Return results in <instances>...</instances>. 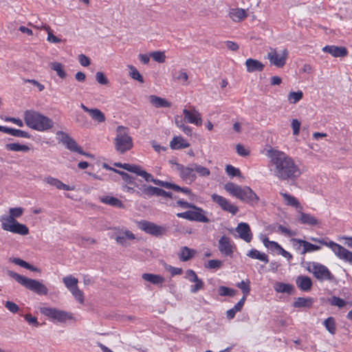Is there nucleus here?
Returning <instances> with one entry per match:
<instances>
[{
    "mask_svg": "<svg viewBox=\"0 0 352 352\" xmlns=\"http://www.w3.org/2000/svg\"><path fill=\"white\" fill-rule=\"evenodd\" d=\"M300 217L298 219V222L300 223L311 226H314L319 224V221L311 214L303 212H300Z\"/></svg>",
    "mask_w": 352,
    "mask_h": 352,
    "instance_id": "c85d7f7f",
    "label": "nucleus"
},
{
    "mask_svg": "<svg viewBox=\"0 0 352 352\" xmlns=\"http://www.w3.org/2000/svg\"><path fill=\"white\" fill-rule=\"evenodd\" d=\"M190 210V221L202 223H209L210 219L205 215L206 212L197 206V209Z\"/></svg>",
    "mask_w": 352,
    "mask_h": 352,
    "instance_id": "b1692460",
    "label": "nucleus"
},
{
    "mask_svg": "<svg viewBox=\"0 0 352 352\" xmlns=\"http://www.w3.org/2000/svg\"><path fill=\"white\" fill-rule=\"evenodd\" d=\"M212 199L217 203L223 210L228 212L232 215H235L239 212L238 206L232 204L227 199L221 195L213 194L212 195Z\"/></svg>",
    "mask_w": 352,
    "mask_h": 352,
    "instance_id": "f8f14e48",
    "label": "nucleus"
},
{
    "mask_svg": "<svg viewBox=\"0 0 352 352\" xmlns=\"http://www.w3.org/2000/svg\"><path fill=\"white\" fill-rule=\"evenodd\" d=\"M234 245L231 243L230 239L223 235L219 240V250L226 256L232 257L234 253Z\"/></svg>",
    "mask_w": 352,
    "mask_h": 352,
    "instance_id": "4468645a",
    "label": "nucleus"
},
{
    "mask_svg": "<svg viewBox=\"0 0 352 352\" xmlns=\"http://www.w3.org/2000/svg\"><path fill=\"white\" fill-rule=\"evenodd\" d=\"M113 165L116 167L122 168L130 173H133V170H135V164H128V163H121V162H115Z\"/></svg>",
    "mask_w": 352,
    "mask_h": 352,
    "instance_id": "864d4df0",
    "label": "nucleus"
},
{
    "mask_svg": "<svg viewBox=\"0 0 352 352\" xmlns=\"http://www.w3.org/2000/svg\"><path fill=\"white\" fill-rule=\"evenodd\" d=\"M247 256L251 258L258 259L265 263H267L269 262L268 256L263 252H260L256 249H251L248 252Z\"/></svg>",
    "mask_w": 352,
    "mask_h": 352,
    "instance_id": "f704fd0d",
    "label": "nucleus"
},
{
    "mask_svg": "<svg viewBox=\"0 0 352 352\" xmlns=\"http://www.w3.org/2000/svg\"><path fill=\"white\" fill-rule=\"evenodd\" d=\"M274 289L277 293H286L289 295L294 294L295 292V287L293 285L282 282H276Z\"/></svg>",
    "mask_w": 352,
    "mask_h": 352,
    "instance_id": "a878e982",
    "label": "nucleus"
},
{
    "mask_svg": "<svg viewBox=\"0 0 352 352\" xmlns=\"http://www.w3.org/2000/svg\"><path fill=\"white\" fill-rule=\"evenodd\" d=\"M331 250L339 258L352 265V252L348 250L338 243H337L336 247L333 248Z\"/></svg>",
    "mask_w": 352,
    "mask_h": 352,
    "instance_id": "6ab92c4d",
    "label": "nucleus"
},
{
    "mask_svg": "<svg viewBox=\"0 0 352 352\" xmlns=\"http://www.w3.org/2000/svg\"><path fill=\"white\" fill-rule=\"evenodd\" d=\"M70 292L78 301H79L81 303L84 302L83 292L81 290H80L78 287L70 290Z\"/></svg>",
    "mask_w": 352,
    "mask_h": 352,
    "instance_id": "5fc2aeb1",
    "label": "nucleus"
},
{
    "mask_svg": "<svg viewBox=\"0 0 352 352\" xmlns=\"http://www.w3.org/2000/svg\"><path fill=\"white\" fill-rule=\"evenodd\" d=\"M172 149L179 150L186 148L190 146V144L187 142L182 136H175L170 143Z\"/></svg>",
    "mask_w": 352,
    "mask_h": 352,
    "instance_id": "c756f323",
    "label": "nucleus"
},
{
    "mask_svg": "<svg viewBox=\"0 0 352 352\" xmlns=\"http://www.w3.org/2000/svg\"><path fill=\"white\" fill-rule=\"evenodd\" d=\"M150 55L155 61L159 63H163L166 60V55L164 52L156 51L151 53Z\"/></svg>",
    "mask_w": 352,
    "mask_h": 352,
    "instance_id": "8fccbe9b",
    "label": "nucleus"
},
{
    "mask_svg": "<svg viewBox=\"0 0 352 352\" xmlns=\"http://www.w3.org/2000/svg\"><path fill=\"white\" fill-rule=\"evenodd\" d=\"M324 325L327 330L332 335L336 331V321L333 317H329L324 321Z\"/></svg>",
    "mask_w": 352,
    "mask_h": 352,
    "instance_id": "37998d69",
    "label": "nucleus"
},
{
    "mask_svg": "<svg viewBox=\"0 0 352 352\" xmlns=\"http://www.w3.org/2000/svg\"><path fill=\"white\" fill-rule=\"evenodd\" d=\"M63 281L69 291L78 287V279L72 275L64 277Z\"/></svg>",
    "mask_w": 352,
    "mask_h": 352,
    "instance_id": "a19ab883",
    "label": "nucleus"
},
{
    "mask_svg": "<svg viewBox=\"0 0 352 352\" xmlns=\"http://www.w3.org/2000/svg\"><path fill=\"white\" fill-rule=\"evenodd\" d=\"M293 245H296V243H298L300 245H302V250L301 251V254H305L307 252H311L314 251H317L321 249V247L315 244H312L305 240L296 239L294 238L292 239Z\"/></svg>",
    "mask_w": 352,
    "mask_h": 352,
    "instance_id": "aec40b11",
    "label": "nucleus"
},
{
    "mask_svg": "<svg viewBox=\"0 0 352 352\" xmlns=\"http://www.w3.org/2000/svg\"><path fill=\"white\" fill-rule=\"evenodd\" d=\"M246 70L249 73L262 72L265 68V65L257 59L252 58H248L245 63Z\"/></svg>",
    "mask_w": 352,
    "mask_h": 352,
    "instance_id": "412c9836",
    "label": "nucleus"
},
{
    "mask_svg": "<svg viewBox=\"0 0 352 352\" xmlns=\"http://www.w3.org/2000/svg\"><path fill=\"white\" fill-rule=\"evenodd\" d=\"M56 135L60 136V141L65 145L67 149L73 152H76L79 154H84L82 148L77 144L76 140L71 138L69 134L63 131H57Z\"/></svg>",
    "mask_w": 352,
    "mask_h": 352,
    "instance_id": "9b49d317",
    "label": "nucleus"
},
{
    "mask_svg": "<svg viewBox=\"0 0 352 352\" xmlns=\"http://www.w3.org/2000/svg\"><path fill=\"white\" fill-rule=\"evenodd\" d=\"M24 318L29 324H33L36 327H38L41 325V324L38 322L37 318L34 316H32L30 314H25L24 316Z\"/></svg>",
    "mask_w": 352,
    "mask_h": 352,
    "instance_id": "680f3d73",
    "label": "nucleus"
},
{
    "mask_svg": "<svg viewBox=\"0 0 352 352\" xmlns=\"http://www.w3.org/2000/svg\"><path fill=\"white\" fill-rule=\"evenodd\" d=\"M224 188L233 197L252 206H256L260 200L259 197L249 186L241 187L232 182H228Z\"/></svg>",
    "mask_w": 352,
    "mask_h": 352,
    "instance_id": "f03ea898",
    "label": "nucleus"
},
{
    "mask_svg": "<svg viewBox=\"0 0 352 352\" xmlns=\"http://www.w3.org/2000/svg\"><path fill=\"white\" fill-rule=\"evenodd\" d=\"M47 30L48 31V35L47 40L52 43H58L61 42V39L56 36L52 34V32H50V27H47Z\"/></svg>",
    "mask_w": 352,
    "mask_h": 352,
    "instance_id": "69168bd1",
    "label": "nucleus"
},
{
    "mask_svg": "<svg viewBox=\"0 0 352 352\" xmlns=\"http://www.w3.org/2000/svg\"><path fill=\"white\" fill-rule=\"evenodd\" d=\"M274 175L280 181L295 182L302 175L294 160L285 152L271 148L267 152Z\"/></svg>",
    "mask_w": 352,
    "mask_h": 352,
    "instance_id": "f257e3e1",
    "label": "nucleus"
},
{
    "mask_svg": "<svg viewBox=\"0 0 352 352\" xmlns=\"http://www.w3.org/2000/svg\"><path fill=\"white\" fill-rule=\"evenodd\" d=\"M193 283H195V284L191 285L190 288V291L192 294L197 293L198 291L202 289L204 287V283L200 278H197V280H194Z\"/></svg>",
    "mask_w": 352,
    "mask_h": 352,
    "instance_id": "603ef678",
    "label": "nucleus"
},
{
    "mask_svg": "<svg viewBox=\"0 0 352 352\" xmlns=\"http://www.w3.org/2000/svg\"><path fill=\"white\" fill-rule=\"evenodd\" d=\"M12 133V135L14 136V137L30 138V135L29 134V133H28L25 131H22L20 129H16L13 128Z\"/></svg>",
    "mask_w": 352,
    "mask_h": 352,
    "instance_id": "13d9d810",
    "label": "nucleus"
},
{
    "mask_svg": "<svg viewBox=\"0 0 352 352\" xmlns=\"http://www.w3.org/2000/svg\"><path fill=\"white\" fill-rule=\"evenodd\" d=\"M7 274L10 277L14 279L18 283L21 284L25 288L36 293V294L43 296L47 295L48 289L41 281L25 277L12 270H8Z\"/></svg>",
    "mask_w": 352,
    "mask_h": 352,
    "instance_id": "20e7f679",
    "label": "nucleus"
},
{
    "mask_svg": "<svg viewBox=\"0 0 352 352\" xmlns=\"http://www.w3.org/2000/svg\"><path fill=\"white\" fill-rule=\"evenodd\" d=\"M228 16L234 22H241L248 15L245 10L236 8L230 9Z\"/></svg>",
    "mask_w": 352,
    "mask_h": 352,
    "instance_id": "5701e85b",
    "label": "nucleus"
},
{
    "mask_svg": "<svg viewBox=\"0 0 352 352\" xmlns=\"http://www.w3.org/2000/svg\"><path fill=\"white\" fill-rule=\"evenodd\" d=\"M177 170L179 172L181 179L186 182L191 184L197 179L193 164L187 166L183 164H177Z\"/></svg>",
    "mask_w": 352,
    "mask_h": 352,
    "instance_id": "9d476101",
    "label": "nucleus"
},
{
    "mask_svg": "<svg viewBox=\"0 0 352 352\" xmlns=\"http://www.w3.org/2000/svg\"><path fill=\"white\" fill-rule=\"evenodd\" d=\"M314 299L311 297H298L292 302V307L294 308H307L313 306Z\"/></svg>",
    "mask_w": 352,
    "mask_h": 352,
    "instance_id": "393cba45",
    "label": "nucleus"
},
{
    "mask_svg": "<svg viewBox=\"0 0 352 352\" xmlns=\"http://www.w3.org/2000/svg\"><path fill=\"white\" fill-rule=\"evenodd\" d=\"M89 114L94 121L98 123L104 122L106 120L104 113L96 108L91 109Z\"/></svg>",
    "mask_w": 352,
    "mask_h": 352,
    "instance_id": "58836bf2",
    "label": "nucleus"
},
{
    "mask_svg": "<svg viewBox=\"0 0 352 352\" xmlns=\"http://www.w3.org/2000/svg\"><path fill=\"white\" fill-rule=\"evenodd\" d=\"M307 270L309 272H311L314 277L320 281H331L334 279V276L331 274L327 267L319 263H312V268L309 267Z\"/></svg>",
    "mask_w": 352,
    "mask_h": 352,
    "instance_id": "0eeeda50",
    "label": "nucleus"
},
{
    "mask_svg": "<svg viewBox=\"0 0 352 352\" xmlns=\"http://www.w3.org/2000/svg\"><path fill=\"white\" fill-rule=\"evenodd\" d=\"M287 57L288 51L287 49L283 50L281 55L278 54L275 50L267 54V58L270 63L278 68H282L286 64Z\"/></svg>",
    "mask_w": 352,
    "mask_h": 352,
    "instance_id": "ddd939ff",
    "label": "nucleus"
},
{
    "mask_svg": "<svg viewBox=\"0 0 352 352\" xmlns=\"http://www.w3.org/2000/svg\"><path fill=\"white\" fill-rule=\"evenodd\" d=\"M128 67L130 69L129 75L133 79L136 80L142 83L144 82L143 76L140 74L135 67L133 65H129Z\"/></svg>",
    "mask_w": 352,
    "mask_h": 352,
    "instance_id": "de8ad7c7",
    "label": "nucleus"
},
{
    "mask_svg": "<svg viewBox=\"0 0 352 352\" xmlns=\"http://www.w3.org/2000/svg\"><path fill=\"white\" fill-rule=\"evenodd\" d=\"M236 286L241 289L243 296H248L250 294L251 288H250V281L249 279H246L245 280H242L240 283H238Z\"/></svg>",
    "mask_w": 352,
    "mask_h": 352,
    "instance_id": "79ce46f5",
    "label": "nucleus"
},
{
    "mask_svg": "<svg viewBox=\"0 0 352 352\" xmlns=\"http://www.w3.org/2000/svg\"><path fill=\"white\" fill-rule=\"evenodd\" d=\"M226 171L228 173V175L229 176H230L231 177H242L241 173V170H239V168H236L230 164H228L226 166Z\"/></svg>",
    "mask_w": 352,
    "mask_h": 352,
    "instance_id": "09e8293b",
    "label": "nucleus"
},
{
    "mask_svg": "<svg viewBox=\"0 0 352 352\" xmlns=\"http://www.w3.org/2000/svg\"><path fill=\"white\" fill-rule=\"evenodd\" d=\"M177 204L179 206L183 208H190V209H197V206L193 204L188 203L183 199H179L177 201Z\"/></svg>",
    "mask_w": 352,
    "mask_h": 352,
    "instance_id": "0e129e2a",
    "label": "nucleus"
},
{
    "mask_svg": "<svg viewBox=\"0 0 352 352\" xmlns=\"http://www.w3.org/2000/svg\"><path fill=\"white\" fill-rule=\"evenodd\" d=\"M100 201L103 204H105L113 206V207H116L118 208H124V205L122 203V201L120 199H119L116 197H111V196L102 197H100Z\"/></svg>",
    "mask_w": 352,
    "mask_h": 352,
    "instance_id": "7c9ffc66",
    "label": "nucleus"
},
{
    "mask_svg": "<svg viewBox=\"0 0 352 352\" xmlns=\"http://www.w3.org/2000/svg\"><path fill=\"white\" fill-rule=\"evenodd\" d=\"M134 168L135 170H133V173L136 174L138 176L142 177L146 182H153L154 177L151 173L142 169V166L135 164Z\"/></svg>",
    "mask_w": 352,
    "mask_h": 352,
    "instance_id": "c9c22d12",
    "label": "nucleus"
},
{
    "mask_svg": "<svg viewBox=\"0 0 352 352\" xmlns=\"http://www.w3.org/2000/svg\"><path fill=\"white\" fill-rule=\"evenodd\" d=\"M322 51L336 58L345 57L348 54L347 49L342 46L326 45L322 48Z\"/></svg>",
    "mask_w": 352,
    "mask_h": 352,
    "instance_id": "a211bd4d",
    "label": "nucleus"
},
{
    "mask_svg": "<svg viewBox=\"0 0 352 352\" xmlns=\"http://www.w3.org/2000/svg\"><path fill=\"white\" fill-rule=\"evenodd\" d=\"M186 278H188L190 282H194V280H197V278H199L195 272L192 270H186Z\"/></svg>",
    "mask_w": 352,
    "mask_h": 352,
    "instance_id": "774afa93",
    "label": "nucleus"
},
{
    "mask_svg": "<svg viewBox=\"0 0 352 352\" xmlns=\"http://www.w3.org/2000/svg\"><path fill=\"white\" fill-rule=\"evenodd\" d=\"M24 121L28 126L38 131L49 130L54 126L52 119L34 110L24 112Z\"/></svg>",
    "mask_w": 352,
    "mask_h": 352,
    "instance_id": "7ed1b4c3",
    "label": "nucleus"
},
{
    "mask_svg": "<svg viewBox=\"0 0 352 352\" xmlns=\"http://www.w3.org/2000/svg\"><path fill=\"white\" fill-rule=\"evenodd\" d=\"M280 195L284 198L286 205L295 207L297 209L302 208V206H300V202L295 197L283 192H280Z\"/></svg>",
    "mask_w": 352,
    "mask_h": 352,
    "instance_id": "72a5a7b5",
    "label": "nucleus"
},
{
    "mask_svg": "<svg viewBox=\"0 0 352 352\" xmlns=\"http://www.w3.org/2000/svg\"><path fill=\"white\" fill-rule=\"evenodd\" d=\"M138 228L146 234H149L157 237L161 236L166 232V228L146 220H142L138 222Z\"/></svg>",
    "mask_w": 352,
    "mask_h": 352,
    "instance_id": "6e6552de",
    "label": "nucleus"
},
{
    "mask_svg": "<svg viewBox=\"0 0 352 352\" xmlns=\"http://www.w3.org/2000/svg\"><path fill=\"white\" fill-rule=\"evenodd\" d=\"M1 228L3 230L8 231L20 235H27L29 234L28 227L18 221L1 222Z\"/></svg>",
    "mask_w": 352,
    "mask_h": 352,
    "instance_id": "1a4fd4ad",
    "label": "nucleus"
},
{
    "mask_svg": "<svg viewBox=\"0 0 352 352\" xmlns=\"http://www.w3.org/2000/svg\"><path fill=\"white\" fill-rule=\"evenodd\" d=\"M296 283L298 287L303 292H309L311 289L313 283L310 277L307 276H298L296 278Z\"/></svg>",
    "mask_w": 352,
    "mask_h": 352,
    "instance_id": "4be33fe9",
    "label": "nucleus"
},
{
    "mask_svg": "<svg viewBox=\"0 0 352 352\" xmlns=\"http://www.w3.org/2000/svg\"><path fill=\"white\" fill-rule=\"evenodd\" d=\"M329 302L331 305L337 306L339 308H342L346 305V302L344 299L335 296L329 299Z\"/></svg>",
    "mask_w": 352,
    "mask_h": 352,
    "instance_id": "3c124183",
    "label": "nucleus"
},
{
    "mask_svg": "<svg viewBox=\"0 0 352 352\" xmlns=\"http://www.w3.org/2000/svg\"><path fill=\"white\" fill-rule=\"evenodd\" d=\"M10 215H3L1 217V221H17L16 218L20 217L23 213V208L21 207L11 208L9 210Z\"/></svg>",
    "mask_w": 352,
    "mask_h": 352,
    "instance_id": "bb28decb",
    "label": "nucleus"
},
{
    "mask_svg": "<svg viewBox=\"0 0 352 352\" xmlns=\"http://www.w3.org/2000/svg\"><path fill=\"white\" fill-rule=\"evenodd\" d=\"M6 149L7 151H22V152H27L30 150V148L25 144H21L19 143H9L6 144Z\"/></svg>",
    "mask_w": 352,
    "mask_h": 352,
    "instance_id": "e433bc0d",
    "label": "nucleus"
},
{
    "mask_svg": "<svg viewBox=\"0 0 352 352\" xmlns=\"http://www.w3.org/2000/svg\"><path fill=\"white\" fill-rule=\"evenodd\" d=\"M303 97V93L302 91H291L288 94V100L292 104H295L300 101Z\"/></svg>",
    "mask_w": 352,
    "mask_h": 352,
    "instance_id": "49530a36",
    "label": "nucleus"
},
{
    "mask_svg": "<svg viewBox=\"0 0 352 352\" xmlns=\"http://www.w3.org/2000/svg\"><path fill=\"white\" fill-rule=\"evenodd\" d=\"M44 181L46 182L47 184L56 187L58 189H59L60 184H61L60 180H59L57 178H54V177H52L50 176L45 177Z\"/></svg>",
    "mask_w": 352,
    "mask_h": 352,
    "instance_id": "4d7b16f0",
    "label": "nucleus"
},
{
    "mask_svg": "<svg viewBox=\"0 0 352 352\" xmlns=\"http://www.w3.org/2000/svg\"><path fill=\"white\" fill-rule=\"evenodd\" d=\"M196 254V251L193 249H190L186 246L181 248L179 254V258L180 261L185 262L192 259Z\"/></svg>",
    "mask_w": 352,
    "mask_h": 352,
    "instance_id": "473e14b6",
    "label": "nucleus"
},
{
    "mask_svg": "<svg viewBox=\"0 0 352 352\" xmlns=\"http://www.w3.org/2000/svg\"><path fill=\"white\" fill-rule=\"evenodd\" d=\"M142 278L153 285H162L164 282V278L159 274L144 273L142 276Z\"/></svg>",
    "mask_w": 352,
    "mask_h": 352,
    "instance_id": "2f4dec72",
    "label": "nucleus"
},
{
    "mask_svg": "<svg viewBox=\"0 0 352 352\" xmlns=\"http://www.w3.org/2000/svg\"><path fill=\"white\" fill-rule=\"evenodd\" d=\"M51 69L56 72L57 75L62 79L67 76V73L64 69V66L60 63L54 62L51 63Z\"/></svg>",
    "mask_w": 352,
    "mask_h": 352,
    "instance_id": "ea45409f",
    "label": "nucleus"
},
{
    "mask_svg": "<svg viewBox=\"0 0 352 352\" xmlns=\"http://www.w3.org/2000/svg\"><path fill=\"white\" fill-rule=\"evenodd\" d=\"M235 230L239 234V236L245 242L249 243L252 239V233L248 223L241 222Z\"/></svg>",
    "mask_w": 352,
    "mask_h": 352,
    "instance_id": "dca6fc26",
    "label": "nucleus"
},
{
    "mask_svg": "<svg viewBox=\"0 0 352 352\" xmlns=\"http://www.w3.org/2000/svg\"><path fill=\"white\" fill-rule=\"evenodd\" d=\"M166 269L170 273L172 276L182 274L183 270L182 268L173 267L171 265H168Z\"/></svg>",
    "mask_w": 352,
    "mask_h": 352,
    "instance_id": "338daca9",
    "label": "nucleus"
},
{
    "mask_svg": "<svg viewBox=\"0 0 352 352\" xmlns=\"http://www.w3.org/2000/svg\"><path fill=\"white\" fill-rule=\"evenodd\" d=\"M193 164L195 174L197 173L200 177H207L210 175V171L208 168L197 163H193Z\"/></svg>",
    "mask_w": 352,
    "mask_h": 352,
    "instance_id": "a18cd8bd",
    "label": "nucleus"
},
{
    "mask_svg": "<svg viewBox=\"0 0 352 352\" xmlns=\"http://www.w3.org/2000/svg\"><path fill=\"white\" fill-rule=\"evenodd\" d=\"M148 99L149 102L156 108H166L171 107V102L165 98L155 95H151Z\"/></svg>",
    "mask_w": 352,
    "mask_h": 352,
    "instance_id": "cd10ccee",
    "label": "nucleus"
},
{
    "mask_svg": "<svg viewBox=\"0 0 352 352\" xmlns=\"http://www.w3.org/2000/svg\"><path fill=\"white\" fill-rule=\"evenodd\" d=\"M40 312L43 315L59 322H65L67 320H72L73 318L72 314L56 308L41 307Z\"/></svg>",
    "mask_w": 352,
    "mask_h": 352,
    "instance_id": "423d86ee",
    "label": "nucleus"
},
{
    "mask_svg": "<svg viewBox=\"0 0 352 352\" xmlns=\"http://www.w3.org/2000/svg\"><path fill=\"white\" fill-rule=\"evenodd\" d=\"M116 131L117 134L114 140L115 148L120 154H124L133 148V139L129 135L126 127L118 126Z\"/></svg>",
    "mask_w": 352,
    "mask_h": 352,
    "instance_id": "39448f33",
    "label": "nucleus"
},
{
    "mask_svg": "<svg viewBox=\"0 0 352 352\" xmlns=\"http://www.w3.org/2000/svg\"><path fill=\"white\" fill-rule=\"evenodd\" d=\"M183 113L185 120H186L188 122L194 124L197 126L201 125L202 119L201 118V115L195 108H193L192 110L184 109L183 110Z\"/></svg>",
    "mask_w": 352,
    "mask_h": 352,
    "instance_id": "f3484780",
    "label": "nucleus"
},
{
    "mask_svg": "<svg viewBox=\"0 0 352 352\" xmlns=\"http://www.w3.org/2000/svg\"><path fill=\"white\" fill-rule=\"evenodd\" d=\"M223 262L220 260H209L206 267L209 269H219L221 267Z\"/></svg>",
    "mask_w": 352,
    "mask_h": 352,
    "instance_id": "052dcab7",
    "label": "nucleus"
},
{
    "mask_svg": "<svg viewBox=\"0 0 352 352\" xmlns=\"http://www.w3.org/2000/svg\"><path fill=\"white\" fill-rule=\"evenodd\" d=\"M162 188L152 186L151 185L142 184L139 187V190H137L136 195L140 197L147 196L148 197L153 196L160 197Z\"/></svg>",
    "mask_w": 352,
    "mask_h": 352,
    "instance_id": "2eb2a0df",
    "label": "nucleus"
},
{
    "mask_svg": "<svg viewBox=\"0 0 352 352\" xmlns=\"http://www.w3.org/2000/svg\"><path fill=\"white\" fill-rule=\"evenodd\" d=\"M5 307L13 314L17 313L19 310V307L12 301H6Z\"/></svg>",
    "mask_w": 352,
    "mask_h": 352,
    "instance_id": "bf43d9fd",
    "label": "nucleus"
},
{
    "mask_svg": "<svg viewBox=\"0 0 352 352\" xmlns=\"http://www.w3.org/2000/svg\"><path fill=\"white\" fill-rule=\"evenodd\" d=\"M300 122L298 119H293L291 123V126L293 129V134L294 135H299L300 128Z\"/></svg>",
    "mask_w": 352,
    "mask_h": 352,
    "instance_id": "e2e57ef3",
    "label": "nucleus"
},
{
    "mask_svg": "<svg viewBox=\"0 0 352 352\" xmlns=\"http://www.w3.org/2000/svg\"><path fill=\"white\" fill-rule=\"evenodd\" d=\"M237 290L226 286H220L219 288V295L221 296L232 297L236 295Z\"/></svg>",
    "mask_w": 352,
    "mask_h": 352,
    "instance_id": "c03bdc74",
    "label": "nucleus"
},
{
    "mask_svg": "<svg viewBox=\"0 0 352 352\" xmlns=\"http://www.w3.org/2000/svg\"><path fill=\"white\" fill-rule=\"evenodd\" d=\"M115 173L120 175L122 177V180L128 184H133L134 186H136L139 188L140 185L138 184L135 182V178L129 173L122 171V170H115Z\"/></svg>",
    "mask_w": 352,
    "mask_h": 352,
    "instance_id": "4c0bfd02",
    "label": "nucleus"
},
{
    "mask_svg": "<svg viewBox=\"0 0 352 352\" xmlns=\"http://www.w3.org/2000/svg\"><path fill=\"white\" fill-rule=\"evenodd\" d=\"M96 80L100 85H106L109 84L108 78L101 72H96Z\"/></svg>",
    "mask_w": 352,
    "mask_h": 352,
    "instance_id": "6e6d98bb",
    "label": "nucleus"
}]
</instances>
